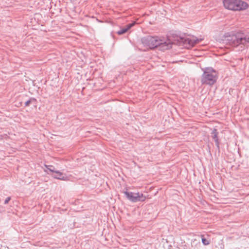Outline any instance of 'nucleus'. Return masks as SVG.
Returning <instances> with one entry per match:
<instances>
[{"mask_svg":"<svg viewBox=\"0 0 249 249\" xmlns=\"http://www.w3.org/2000/svg\"><path fill=\"white\" fill-rule=\"evenodd\" d=\"M201 40L202 39H199L196 37H193L192 38H185L184 40V43L185 44H188L190 47H193Z\"/></svg>","mask_w":249,"mask_h":249,"instance_id":"obj_7","label":"nucleus"},{"mask_svg":"<svg viewBox=\"0 0 249 249\" xmlns=\"http://www.w3.org/2000/svg\"><path fill=\"white\" fill-rule=\"evenodd\" d=\"M124 193L125 194L126 198L133 202L144 201L146 199V196L142 193H135L127 191H124Z\"/></svg>","mask_w":249,"mask_h":249,"instance_id":"obj_5","label":"nucleus"},{"mask_svg":"<svg viewBox=\"0 0 249 249\" xmlns=\"http://www.w3.org/2000/svg\"><path fill=\"white\" fill-rule=\"evenodd\" d=\"M46 167L48 170H49L51 172L55 173V172L56 171V170H55V168L54 166H53V165H46Z\"/></svg>","mask_w":249,"mask_h":249,"instance_id":"obj_12","label":"nucleus"},{"mask_svg":"<svg viewBox=\"0 0 249 249\" xmlns=\"http://www.w3.org/2000/svg\"><path fill=\"white\" fill-rule=\"evenodd\" d=\"M217 74L214 70L209 69L204 71L201 79L202 84L213 85L217 80Z\"/></svg>","mask_w":249,"mask_h":249,"instance_id":"obj_3","label":"nucleus"},{"mask_svg":"<svg viewBox=\"0 0 249 249\" xmlns=\"http://www.w3.org/2000/svg\"><path fill=\"white\" fill-rule=\"evenodd\" d=\"M53 178L62 180H66L67 179V177L66 175L62 172L56 171L55 174L53 176Z\"/></svg>","mask_w":249,"mask_h":249,"instance_id":"obj_10","label":"nucleus"},{"mask_svg":"<svg viewBox=\"0 0 249 249\" xmlns=\"http://www.w3.org/2000/svg\"><path fill=\"white\" fill-rule=\"evenodd\" d=\"M159 43L160 44L158 45V47L159 48L160 50L162 51L168 50L171 48L172 46V43L169 40L164 41L161 39H160V42Z\"/></svg>","mask_w":249,"mask_h":249,"instance_id":"obj_6","label":"nucleus"},{"mask_svg":"<svg viewBox=\"0 0 249 249\" xmlns=\"http://www.w3.org/2000/svg\"><path fill=\"white\" fill-rule=\"evenodd\" d=\"M10 200H11V197H7V198H6V199L5 200L4 203L5 204H7V203L9 202V201H10Z\"/></svg>","mask_w":249,"mask_h":249,"instance_id":"obj_14","label":"nucleus"},{"mask_svg":"<svg viewBox=\"0 0 249 249\" xmlns=\"http://www.w3.org/2000/svg\"><path fill=\"white\" fill-rule=\"evenodd\" d=\"M225 8L233 11H242L247 9L249 5L242 0H223Z\"/></svg>","mask_w":249,"mask_h":249,"instance_id":"obj_2","label":"nucleus"},{"mask_svg":"<svg viewBox=\"0 0 249 249\" xmlns=\"http://www.w3.org/2000/svg\"><path fill=\"white\" fill-rule=\"evenodd\" d=\"M211 134H212V137L213 139L214 140V141L215 142L216 146L219 149V143L218 139V132H217V129H215V128L213 129V130Z\"/></svg>","mask_w":249,"mask_h":249,"instance_id":"obj_8","label":"nucleus"},{"mask_svg":"<svg viewBox=\"0 0 249 249\" xmlns=\"http://www.w3.org/2000/svg\"><path fill=\"white\" fill-rule=\"evenodd\" d=\"M4 211V208L2 206H0V212H3Z\"/></svg>","mask_w":249,"mask_h":249,"instance_id":"obj_15","label":"nucleus"},{"mask_svg":"<svg viewBox=\"0 0 249 249\" xmlns=\"http://www.w3.org/2000/svg\"><path fill=\"white\" fill-rule=\"evenodd\" d=\"M202 242L204 245H208L210 244V242L205 238H202Z\"/></svg>","mask_w":249,"mask_h":249,"instance_id":"obj_13","label":"nucleus"},{"mask_svg":"<svg viewBox=\"0 0 249 249\" xmlns=\"http://www.w3.org/2000/svg\"><path fill=\"white\" fill-rule=\"evenodd\" d=\"M226 40L230 45L233 46L245 45L249 43V32L239 31L232 34L227 36Z\"/></svg>","mask_w":249,"mask_h":249,"instance_id":"obj_1","label":"nucleus"},{"mask_svg":"<svg viewBox=\"0 0 249 249\" xmlns=\"http://www.w3.org/2000/svg\"><path fill=\"white\" fill-rule=\"evenodd\" d=\"M36 99L34 98H30L28 101H26L25 103V106H29L31 103H36Z\"/></svg>","mask_w":249,"mask_h":249,"instance_id":"obj_11","label":"nucleus"},{"mask_svg":"<svg viewBox=\"0 0 249 249\" xmlns=\"http://www.w3.org/2000/svg\"><path fill=\"white\" fill-rule=\"evenodd\" d=\"M142 44L150 49H154L158 47L160 44V39L158 36H146L141 39Z\"/></svg>","mask_w":249,"mask_h":249,"instance_id":"obj_4","label":"nucleus"},{"mask_svg":"<svg viewBox=\"0 0 249 249\" xmlns=\"http://www.w3.org/2000/svg\"><path fill=\"white\" fill-rule=\"evenodd\" d=\"M135 24V22H134L133 23H129V24H127L125 27L121 29V30H120L119 31H118L117 32V34L119 35H121L124 34L125 33L127 32L130 28H131L134 26V25Z\"/></svg>","mask_w":249,"mask_h":249,"instance_id":"obj_9","label":"nucleus"}]
</instances>
